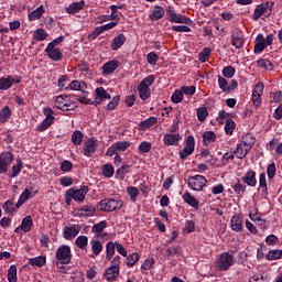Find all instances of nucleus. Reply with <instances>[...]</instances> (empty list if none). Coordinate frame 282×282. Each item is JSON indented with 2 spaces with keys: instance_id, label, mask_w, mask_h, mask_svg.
<instances>
[{
  "instance_id": "obj_1",
  "label": "nucleus",
  "mask_w": 282,
  "mask_h": 282,
  "mask_svg": "<svg viewBox=\"0 0 282 282\" xmlns=\"http://www.w3.org/2000/svg\"><path fill=\"white\" fill-rule=\"evenodd\" d=\"M97 208L102 213H113L122 208V200L120 198H105L97 204Z\"/></svg>"
},
{
  "instance_id": "obj_2",
  "label": "nucleus",
  "mask_w": 282,
  "mask_h": 282,
  "mask_svg": "<svg viewBox=\"0 0 282 282\" xmlns=\"http://www.w3.org/2000/svg\"><path fill=\"white\" fill-rule=\"evenodd\" d=\"M235 263V257L228 252H223L216 259V268L221 272H226V270L232 268Z\"/></svg>"
},
{
  "instance_id": "obj_3",
  "label": "nucleus",
  "mask_w": 282,
  "mask_h": 282,
  "mask_svg": "<svg viewBox=\"0 0 282 282\" xmlns=\"http://www.w3.org/2000/svg\"><path fill=\"white\" fill-rule=\"evenodd\" d=\"M55 259L62 263V265H69L72 263V248L64 245L57 248Z\"/></svg>"
},
{
  "instance_id": "obj_4",
  "label": "nucleus",
  "mask_w": 282,
  "mask_h": 282,
  "mask_svg": "<svg viewBox=\"0 0 282 282\" xmlns=\"http://www.w3.org/2000/svg\"><path fill=\"white\" fill-rule=\"evenodd\" d=\"M54 106L62 111H74V109H76V104L69 100L67 95L58 96L54 101Z\"/></svg>"
},
{
  "instance_id": "obj_5",
  "label": "nucleus",
  "mask_w": 282,
  "mask_h": 282,
  "mask_svg": "<svg viewBox=\"0 0 282 282\" xmlns=\"http://www.w3.org/2000/svg\"><path fill=\"white\" fill-rule=\"evenodd\" d=\"M187 184L193 191H203L208 181L202 175L189 176Z\"/></svg>"
},
{
  "instance_id": "obj_6",
  "label": "nucleus",
  "mask_w": 282,
  "mask_h": 282,
  "mask_svg": "<svg viewBox=\"0 0 282 282\" xmlns=\"http://www.w3.org/2000/svg\"><path fill=\"white\" fill-rule=\"evenodd\" d=\"M89 193V188L87 186H83L79 189L69 188L66 192V197H70L74 202H85V195Z\"/></svg>"
},
{
  "instance_id": "obj_7",
  "label": "nucleus",
  "mask_w": 282,
  "mask_h": 282,
  "mask_svg": "<svg viewBox=\"0 0 282 282\" xmlns=\"http://www.w3.org/2000/svg\"><path fill=\"white\" fill-rule=\"evenodd\" d=\"M195 152V138L193 135L187 137L185 141V148L180 151L181 160H186L188 155H193Z\"/></svg>"
},
{
  "instance_id": "obj_8",
  "label": "nucleus",
  "mask_w": 282,
  "mask_h": 282,
  "mask_svg": "<svg viewBox=\"0 0 282 282\" xmlns=\"http://www.w3.org/2000/svg\"><path fill=\"white\" fill-rule=\"evenodd\" d=\"M263 14H268V17H270V14H272V9H270V2H265V3L258 6L254 9L252 19L254 21H259V19H261V17H263Z\"/></svg>"
},
{
  "instance_id": "obj_9",
  "label": "nucleus",
  "mask_w": 282,
  "mask_h": 282,
  "mask_svg": "<svg viewBox=\"0 0 282 282\" xmlns=\"http://www.w3.org/2000/svg\"><path fill=\"white\" fill-rule=\"evenodd\" d=\"M14 162V155L12 152H4L0 155V174L8 173V165Z\"/></svg>"
},
{
  "instance_id": "obj_10",
  "label": "nucleus",
  "mask_w": 282,
  "mask_h": 282,
  "mask_svg": "<svg viewBox=\"0 0 282 282\" xmlns=\"http://www.w3.org/2000/svg\"><path fill=\"white\" fill-rule=\"evenodd\" d=\"M95 94V100H93L95 107H98L104 100H111V95L104 87L96 88Z\"/></svg>"
},
{
  "instance_id": "obj_11",
  "label": "nucleus",
  "mask_w": 282,
  "mask_h": 282,
  "mask_svg": "<svg viewBox=\"0 0 282 282\" xmlns=\"http://www.w3.org/2000/svg\"><path fill=\"white\" fill-rule=\"evenodd\" d=\"M96 149H98V140L90 138L84 147V155L91 158V155L96 153Z\"/></svg>"
},
{
  "instance_id": "obj_12",
  "label": "nucleus",
  "mask_w": 282,
  "mask_h": 282,
  "mask_svg": "<svg viewBox=\"0 0 282 282\" xmlns=\"http://www.w3.org/2000/svg\"><path fill=\"white\" fill-rule=\"evenodd\" d=\"M78 232H80V229H78L76 225L67 226L64 228L63 237L64 239L72 241V239H75V237H78Z\"/></svg>"
},
{
  "instance_id": "obj_13",
  "label": "nucleus",
  "mask_w": 282,
  "mask_h": 282,
  "mask_svg": "<svg viewBox=\"0 0 282 282\" xmlns=\"http://www.w3.org/2000/svg\"><path fill=\"white\" fill-rule=\"evenodd\" d=\"M170 14V21L172 23H184L185 25H191L192 21L189 18L182 15L180 13H175V11H169Z\"/></svg>"
},
{
  "instance_id": "obj_14",
  "label": "nucleus",
  "mask_w": 282,
  "mask_h": 282,
  "mask_svg": "<svg viewBox=\"0 0 282 282\" xmlns=\"http://www.w3.org/2000/svg\"><path fill=\"white\" fill-rule=\"evenodd\" d=\"M261 94H263V83H258L252 93V102L256 107L261 105Z\"/></svg>"
},
{
  "instance_id": "obj_15",
  "label": "nucleus",
  "mask_w": 282,
  "mask_h": 282,
  "mask_svg": "<svg viewBox=\"0 0 282 282\" xmlns=\"http://www.w3.org/2000/svg\"><path fill=\"white\" fill-rule=\"evenodd\" d=\"M120 67V62L118 59H112L102 65V74L107 76V74H113Z\"/></svg>"
},
{
  "instance_id": "obj_16",
  "label": "nucleus",
  "mask_w": 282,
  "mask_h": 282,
  "mask_svg": "<svg viewBox=\"0 0 282 282\" xmlns=\"http://www.w3.org/2000/svg\"><path fill=\"white\" fill-rule=\"evenodd\" d=\"M180 140H182L180 133H166L163 138V142L166 147H175L178 144Z\"/></svg>"
},
{
  "instance_id": "obj_17",
  "label": "nucleus",
  "mask_w": 282,
  "mask_h": 282,
  "mask_svg": "<svg viewBox=\"0 0 282 282\" xmlns=\"http://www.w3.org/2000/svg\"><path fill=\"white\" fill-rule=\"evenodd\" d=\"M230 224L234 232H243V218H241L239 215L232 216Z\"/></svg>"
},
{
  "instance_id": "obj_18",
  "label": "nucleus",
  "mask_w": 282,
  "mask_h": 282,
  "mask_svg": "<svg viewBox=\"0 0 282 282\" xmlns=\"http://www.w3.org/2000/svg\"><path fill=\"white\" fill-rule=\"evenodd\" d=\"M124 43H127V36L121 33L112 40L110 48L112 50V52H118V50H120V47H122Z\"/></svg>"
},
{
  "instance_id": "obj_19",
  "label": "nucleus",
  "mask_w": 282,
  "mask_h": 282,
  "mask_svg": "<svg viewBox=\"0 0 282 282\" xmlns=\"http://www.w3.org/2000/svg\"><path fill=\"white\" fill-rule=\"evenodd\" d=\"M243 184H247V186H257V172L249 170L243 176H242Z\"/></svg>"
},
{
  "instance_id": "obj_20",
  "label": "nucleus",
  "mask_w": 282,
  "mask_h": 282,
  "mask_svg": "<svg viewBox=\"0 0 282 282\" xmlns=\"http://www.w3.org/2000/svg\"><path fill=\"white\" fill-rule=\"evenodd\" d=\"M105 228H107V221L102 220L93 226L91 232H96L97 239H102L104 237H107V234H102V230H105Z\"/></svg>"
},
{
  "instance_id": "obj_21",
  "label": "nucleus",
  "mask_w": 282,
  "mask_h": 282,
  "mask_svg": "<svg viewBox=\"0 0 282 282\" xmlns=\"http://www.w3.org/2000/svg\"><path fill=\"white\" fill-rule=\"evenodd\" d=\"M45 53L47 54L48 58H51L52 61H55V62L63 61V52H61V50L58 48L46 47Z\"/></svg>"
},
{
  "instance_id": "obj_22",
  "label": "nucleus",
  "mask_w": 282,
  "mask_h": 282,
  "mask_svg": "<svg viewBox=\"0 0 282 282\" xmlns=\"http://www.w3.org/2000/svg\"><path fill=\"white\" fill-rule=\"evenodd\" d=\"M80 217H94L96 215V207L91 205H84L78 209Z\"/></svg>"
},
{
  "instance_id": "obj_23",
  "label": "nucleus",
  "mask_w": 282,
  "mask_h": 282,
  "mask_svg": "<svg viewBox=\"0 0 282 282\" xmlns=\"http://www.w3.org/2000/svg\"><path fill=\"white\" fill-rule=\"evenodd\" d=\"M256 142L257 140L254 139V135H252V133H247L242 137L240 144L250 151Z\"/></svg>"
},
{
  "instance_id": "obj_24",
  "label": "nucleus",
  "mask_w": 282,
  "mask_h": 282,
  "mask_svg": "<svg viewBox=\"0 0 282 282\" xmlns=\"http://www.w3.org/2000/svg\"><path fill=\"white\" fill-rule=\"evenodd\" d=\"M164 8L155 6L151 11L150 19L151 21H160V19L164 18Z\"/></svg>"
},
{
  "instance_id": "obj_25",
  "label": "nucleus",
  "mask_w": 282,
  "mask_h": 282,
  "mask_svg": "<svg viewBox=\"0 0 282 282\" xmlns=\"http://www.w3.org/2000/svg\"><path fill=\"white\" fill-rule=\"evenodd\" d=\"M265 47V37H263V34H259L256 39L254 53L261 54V52H263Z\"/></svg>"
},
{
  "instance_id": "obj_26",
  "label": "nucleus",
  "mask_w": 282,
  "mask_h": 282,
  "mask_svg": "<svg viewBox=\"0 0 282 282\" xmlns=\"http://www.w3.org/2000/svg\"><path fill=\"white\" fill-rule=\"evenodd\" d=\"M120 274V268L110 267L106 270L105 276L107 281H116Z\"/></svg>"
},
{
  "instance_id": "obj_27",
  "label": "nucleus",
  "mask_w": 282,
  "mask_h": 282,
  "mask_svg": "<svg viewBox=\"0 0 282 282\" xmlns=\"http://www.w3.org/2000/svg\"><path fill=\"white\" fill-rule=\"evenodd\" d=\"M85 8V1H79V2H73L66 8V12L68 14H76V12H80Z\"/></svg>"
},
{
  "instance_id": "obj_28",
  "label": "nucleus",
  "mask_w": 282,
  "mask_h": 282,
  "mask_svg": "<svg viewBox=\"0 0 282 282\" xmlns=\"http://www.w3.org/2000/svg\"><path fill=\"white\" fill-rule=\"evenodd\" d=\"M43 14H45V7L40 6L31 13H29V21H37V19H41Z\"/></svg>"
},
{
  "instance_id": "obj_29",
  "label": "nucleus",
  "mask_w": 282,
  "mask_h": 282,
  "mask_svg": "<svg viewBox=\"0 0 282 282\" xmlns=\"http://www.w3.org/2000/svg\"><path fill=\"white\" fill-rule=\"evenodd\" d=\"M47 261V258L45 256H39L35 258L29 259V265H35L36 268H43Z\"/></svg>"
},
{
  "instance_id": "obj_30",
  "label": "nucleus",
  "mask_w": 282,
  "mask_h": 282,
  "mask_svg": "<svg viewBox=\"0 0 282 282\" xmlns=\"http://www.w3.org/2000/svg\"><path fill=\"white\" fill-rule=\"evenodd\" d=\"M12 85H14V77L8 76L7 78L6 77L0 78V89L2 91L10 89Z\"/></svg>"
},
{
  "instance_id": "obj_31",
  "label": "nucleus",
  "mask_w": 282,
  "mask_h": 282,
  "mask_svg": "<svg viewBox=\"0 0 282 282\" xmlns=\"http://www.w3.org/2000/svg\"><path fill=\"white\" fill-rule=\"evenodd\" d=\"M231 43L234 45V47H236L237 50H241V47H243V35H241V33H236L231 36Z\"/></svg>"
},
{
  "instance_id": "obj_32",
  "label": "nucleus",
  "mask_w": 282,
  "mask_h": 282,
  "mask_svg": "<svg viewBox=\"0 0 282 282\" xmlns=\"http://www.w3.org/2000/svg\"><path fill=\"white\" fill-rule=\"evenodd\" d=\"M65 89H70L72 91H83V89H87V84L84 82L73 80Z\"/></svg>"
},
{
  "instance_id": "obj_33",
  "label": "nucleus",
  "mask_w": 282,
  "mask_h": 282,
  "mask_svg": "<svg viewBox=\"0 0 282 282\" xmlns=\"http://www.w3.org/2000/svg\"><path fill=\"white\" fill-rule=\"evenodd\" d=\"M249 151L250 150L247 147H245L240 143L234 151V154L236 155V158H238V160H243V158H246V155H248Z\"/></svg>"
},
{
  "instance_id": "obj_34",
  "label": "nucleus",
  "mask_w": 282,
  "mask_h": 282,
  "mask_svg": "<svg viewBox=\"0 0 282 282\" xmlns=\"http://www.w3.org/2000/svg\"><path fill=\"white\" fill-rule=\"evenodd\" d=\"M183 199L185 204H188V206H192V208H199V202H197V199H195L191 193L186 192L183 195Z\"/></svg>"
},
{
  "instance_id": "obj_35",
  "label": "nucleus",
  "mask_w": 282,
  "mask_h": 282,
  "mask_svg": "<svg viewBox=\"0 0 282 282\" xmlns=\"http://www.w3.org/2000/svg\"><path fill=\"white\" fill-rule=\"evenodd\" d=\"M138 91L141 100H149L151 98V88L139 84Z\"/></svg>"
},
{
  "instance_id": "obj_36",
  "label": "nucleus",
  "mask_w": 282,
  "mask_h": 282,
  "mask_svg": "<svg viewBox=\"0 0 282 282\" xmlns=\"http://www.w3.org/2000/svg\"><path fill=\"white\" fill-rule=\"evenodd\" d=\"M33 224L34 221L32 220V216L24 217L22 219L21 230H23V232H30V230H32Z\"/></svg>"
},
{
  "instance_id": "obj_37",
  "label": "nucleus",
  "mask_w": 282,
  "mask_h": 282,
  "mask_svg": "<svg viewBox=\"0 0 282 282\" xmlns=\"http://www.w3.org/2000/svg\"><path fill=\"white\" fill-rule=\"evenodd\" d=\"M12 116V110H10V107L6 106L1 111H0V122L4 124V122H8L10 120V117Z\"/></svg>"
},
{
  "instance_id": "obj_38",
  "label": "nucleus",
  "mask_w": 282,
  "mask_h": 282,
  "mask_svg": "<svg viewBox=\"0 0 282 282\" xmlns=\"http://www.w3.org/2000/svg\"><path fill=\"white\" fill-rule=\"evenodd\" d=\"M30 195H32V193L30 192V189L25 188L20 195L18 203L15 204L17 208L23 206V204L30 199Z\"/></svg>"
},
{
  "instance_id": "obj_39",
  "label": "nucleus",
  "mask_w": 282,
  "mask_h": 282,
  "mask_svg": "<svg viewBox=\"0 0 282 282\" xmlns=\"http://www.w3.org/2000/svg\"><path fill=\"white\" fill-rule=\"evenodd\" d=\"M270 150L275 151L276 155H282V142L279 139H273L270 141Z\"/></svg>"
},
{
  "instance_id": "obj_40",
  "label": "nucleus",
  "mask_w": 282,
  "mask_h": 282,
  "mask_svg": "<svg viewBox=\"0 0 282 282\" xmlns=\"http://www.w3.org/2000/svg\"><path fill=\"white\" fill-rule=\"evenodd\" d=\"M113 254H116V243L108 242L106 245V259H108V261H111V259H113Z\"/></svg>"
},
{
  "instance_id": "obj_41",
  "label": "nucleus",
  "mask_w": 282,
  "mask_h": 282,
  "mask_svg": "<svg viewBox=\"0 0 282 282\" xmlns=\"http://www.w3.org/2000/svg\"><path fill=\"white\" fill-rule=\"evenodd\" d=\"M153 124H158L156 117H150V118L145 119L144 121H141L139 127H141L142 129H151V127H153Z\"/></svg>"
},
{
  "instance_id": "obj_42",
  "label": "nucleus",
  "mask_w": 282,
  "mask_h": 282,
  "mask_svg": "<svg viewBox=\"0 0 282 282\" xmlns=\"http://www.w3.org/2000/svg\"><path fill=\"white\" fill-rule=\"evenodd\" d=\"M203 140H204V144L208 145V144H213V142L217 140V137L215 135V132L206 131L203 134Z\"/></svg>"
},
{
  "instance_id": "obj_43",
  "label": "nucleus",
  "mask_w": 282,
  "mask_h": 282,
  "mask_svg": "<svg viewBox=\"0 0 282 282\" xmlns=\"http://www.w3.org/2000/svg\"><path fill=\"white\" fill-rule=\"evenodd\" d=\"M90 243H91L93 254H95V257H98V254L102 252V242H100V240H91Z\"/></svg>"
},
{
  "instance_id": "obj_44",
  "label": "nucleus",
  "mask_w": 282,
  "mask_h": 282,
  "mask_svg": "<svg viewBox=\"0 0 282 282\" xmlns=\"http://www.w3.org/2000/svg\"><path fill=\"white\" fill-rule=\"evenodd\" d=\"M72 142L75 144V147H79V144H83V132L80 130H76L72 134Z\"/></svg>"
},
{
  "instance_id": "obj_45",
  "label": "nucleus",
  "mask_w": 282,
  "mask_h": 282,
  "mask_svg": "<svg viewBox=\"0 0 282 282\" xmlns=\"http://www.w3.org/2000/svg\"><path fill=\"white\" fill-rule=\"evenodd\" d=\"M265 257L268 261H276V259H282V250H270Z\"/></svg>"
},
{
  "instance_id": "obj_46",
  "label": "nucleus",
  "mask_w": 282,
  "mask_h": 282,
  "mask_svg": "<svg viewBox=\"0 0 282 282\" xmlns=\"http://www.w3.org/2000/svg\"><path fill=\"white\" fill-rule=\"evenodd\" d=\"M4 213H8L9 215H12L18 208L17 205H14V200H7L2 206Z\"/></svg>"
},
{
  "instance_id": "obj_47",
  "label": "nucleus",
  "mask_w": 282,
  "mask_h": 282,
  "mask_svg": "<svg viewBox=\"0 0 282 282\" xmlns=\"http://www.w3.org/2000/svg\"><path fill=\"white\" fill-rule=\"evenodd\" d=\"M88 241L89 239L87 238V236H78L75 243L77 248H79L80 250H85L87 248Z\"/></svg>"
},
{
  "instance_id": "obj_48",
  "label": "nucleus",
  "mask_w": 282,
  "mask_h": 282,
  "mask_svg": "<svg viewBox=\"0 0 282 282\" xmlns=\"http://www.w3.org/2000/svg\"><path fill=\"white\" fill-rule=\"evenodd\" d=\"M236 127H237V123H235V121H232V119H227L226 124H225V131H226L227 135H232Z\"/></svg>"
},
{
  "instance_id": "obj_49",
  "label": "nucleus",
  "mask_w": 282,
  "mask_h": 282,
  "mask_svg": "<svg viewBox=\"0 0 282 282\" xmlns=\"http://www.w3.org/2000/svg\"><path fill=\"white\" fill-rule=\"evenodd\" d=\"M52 124H54V119L45 118L40 124V127L37 128V131L40 132L47 131V129H50Z\"/></svg>"
},
{
  "instance_id": "obj_50",
  "label": "nucleus",
  "mask_w": 282,
  "mask_h": 282,
  "mask_svg": "<svg viewBox=\"0 0 282 282\" xmlns=\"http://www.w3.org/2000/svg\"><path fill=\"white\" fill-rule=\"evenodd\" d=\"M113 145H115V149H117V151L124 152V151H127V149H129V147H131V142L117 141L116 143H113Z\"/></svg>"
},
{
  "instance_id": "obj_51",
  "label": "nucleus",
  "mask_w": 282,
  "mask_h": 282,
  "mask_svg": "<svg viewBox=\"0 0 282 282\" xmlns=\"http://www.w3.org/2000/svg\"><path fill=\"white\" fill-rule=\"evenodd\" d=\"M138 261H140V254L138 253H131L127 257V265L129 268H133Z\"/></svg>"
},
{
  "instance_id": "obj_52",
  "label": "nucleus",
  "mask_w": 282,
  "mask_h": 282,
  "mask_svg": "<svg viewBox=\"0 0 282 282\" xmlns=\"http://www.w3.org/2000/svg\"><path fill=\"white\" fill-rule=\"evenodd\" d=\"M33 39H35V41H45V39H47V32L45 29H37L33 34Z\"/></svg>"
},
{
  "instance_id": "obj_53",
  "label": "nucleus",
  "mask_w": 282,
  "mask_h": 282,
  "mask_svg": "<svg viewBox=\"0 0 282 282\" xmlns=\"http://www.w3.org/2000/svg\"><path fill=\"white\" fill-rule=\"evenodd\" d=\"M113 173H116V171L113 170V165H111L110 163L104 165L102 175L105 177H113Z\"/></svg>"
},
{
  "instance_id": "obj_54",
  "label": "nucleus",
  "mask_w": 282,
  "mask_h": 282,
  "mask_svg": "<svg viewBox=\"0 0 282 282\" xmlns=\"http://www.w3.org/2000/svg\"><path fill=\"white\" fill-rule=\"evenodd\" d=\"M128 195H130L131 202H135L138 199V195H140V189L138 187L129 186L127 188Z\"/></svg>"
},
{
  "instance_id": "obj_55",
  "label": "nucleus",
  "mask_w": 282,
  "mask_h": 282,
  "mask_svg": "<svg viewBox=\"0 0 282 282\" xmlns=\"http://www.w3.org/2000/svg\"><path fill=\"white\" fill-rule=\"evenodd\" d=\"M8 281L9 282H17V265H11L8 270Z\"/></svg>"
},
{
  "instance_id": "obj_56",
  "label": "nucleus",
  "mask_w": 282,
  "mask_h": 282,
  "mask_svg": "<svg viewBox=\"0 0 282 282\" xmlns=\"http://www.w3.org/2000/svg\"><path fill=\"white\" fill-rule=\"evenodd\" d=\"M184 100V94L182 93V89L175 90L172 95V102H175V105H180Z\"/></svg>"
},
{
  "instance_id": "obj_57",
  "label": "nucleus",
  "mask_w": 282,
  "mask_h": 282,
  "mask_svg": "<svg viewBox=\"0 0 282 282\" xmlns=\"http://www.w3.org/2000/svg\"><path fill=\"white\" fill-rule=\"evenodd\" d=\"M208 58H210V48L205 47V48H203V51L199 53L198 59L200 61V63H206V61H208Z\"/></svg>"
},
{
  "instance_id": "obj_58",
  "label": "nucleus",
  "mask_w": 282,
  "mask_h": 282,
  "mask_svg": "<svg viewBox=\"0 0 282 282\" xmlns=\"http://www.w3.org/2000/svg\"><path fill=\"white\" fill-rule=\"evenodd\" d=\"M152 144L149 141H143L139 145V153H150Z\"/></svg>"
},
{
  "instance_id": "obj_59",
  "label": "nucleus",
  "mask_w": 282,
  "mask_h": 282,
  "mask_svg": "<svg viewBox=\"0 0 282 282\" xmlns=\"http://www.w3.org/2000/svg\"><path fill=\"white\" fill-rule=\"evenodd\" d=\"M259 186L262 188V192L268 193V181H265V173H261L259 176Z\"/></svg>"
},
{
  "instance_id": "obj_60",
  "label": "nucleus",
  "mask_w": 282,
  "mask_h": 282,
  "mask_svg": "<svg viewBox=\"0 0 282 282\" xmlns=\"http://www.w3.org/2000/svg\"><path fill=\"white\" fill-rule=\"evenodd\" d=\"M21 169H23V162L21 160H18L17 165H13L11 177H17L21 173Z\"/></svg>"
},
{
  "instance_id": "obj_61",
  "label": "nucleus",
  "mask_w": 282,
  "mask_h": 282,
  "mask_svg": "<svg viewBox=\"0 0 282 282\" xmlns=\"http://www.w3.org/2000/svg\"><path fill=\"white\" fill-rule=\"evenodd\" d=\"M235 67L234 66H226L223 69V76H225V78H232V76H235Z\"/></svg>"
},
{
  "instance_id": "obj_62",
  "label": "nucleus",
  "mask_w": 282,
  "mask_h": 282,
  "mask_svg": "<svg viewBox=\"0 0 282 282\" xmlns=\"http://www.w3.org/2000/svg\"><path fill=\"white\" fill-rule=\"evenodd\" d=\"M160 59V56H158L155 54V52H150L148 55H147V61L150 65H155L158 63V61Z\"/></svg>"
},
{
  "instance_id": "obj_63",
  "label": "nucleus",
  "mask_w": 282,
  "mask_h": 282,
  "mask_svg": "<svg viewBox=\"0 0 282 282\" xmlns=\"http://www.w3.org/2000/svg\"><path fill=\"white\" fill-rule=\"evenodd\" d=\"M182 94L185 96H194L195 95V86H183L181 87Z\"/></svg>"
},
{
  "instance_id": "obj_64",
  "label": "nucleus",
  "mask_w": 282,
  "mask_h": 282,
  "mask_svg": "<svg viewBox=\"0 0 282 282\" xmlns=\"http://www.w3.org/2000/svg\"><path fill=\"white\" fill-rule=\"evenodd\" d=\"M218 85H219V88L223 90V91H228L229 90V85H228V80L224 77H218Z\"/></svg>"
}]
</instances>
